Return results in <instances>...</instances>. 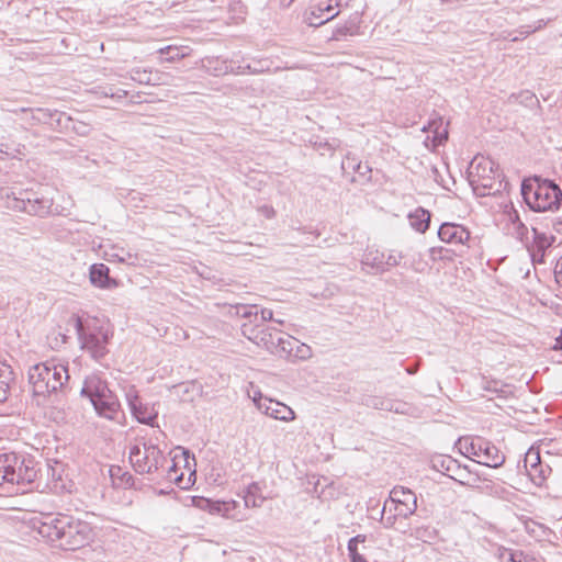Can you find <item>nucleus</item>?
I'll use <instances>...</instances> for the list:
<instances>
[{
    "mask_svg": "<svg viewBox=\"0 0 562 562\" xmlns=\"http://www.w3.org/2000/svg\"><path fill=\"white\" fill-rule=\"evenodd\" d=\"M521 195L533 212H554L562 203V190L552 180L532 177L521 182Z\"/></svg>",
    "mask_w": 562,
    "mask_h": 562,
    "instance_id": "f257e3e1",
    "label": "nucleus"
},
{
    "mask_svg": "<svg viewBox=\"0 0 562 562\" xmlns=\"http://www.w3.org/2000/svg\"><path fill=\"white\" fill-rule=\"evenodd\" d=\"M469 183L477 196L496 195L506 190L508 182L504 180L497 164L487 157H475L469 168Z\"/></svg>",
    "mask_w": 562,
    "mask_h": 562,
    "instance_id": "f03ea898",
    "label": "nucleus"
},
{
    "mask_svg": "<svg viewBox=\"0 0 562 562\" xmlns=\"http://www.w3.org/2000/svg\"><path fill=\"white\" fill-rule=\"evenodd\" d=\"M69 380L67 366L55 360L34 364L29 370V382L34 395L47 396L61 390Z\"/></svg>",
    "mask_w": 562,
    "mask_h": 562,
    "instance_id": "7ed1b4c3",
    "label": "nucleus"
},
{
    "mask_svg": "<svg viewBox=\"0 0 562 562\" xmlns=\"http://www.w3.org/2000/svg\"><path fill=\"white\" fill-rule=\"evenodd\" d=\"M81 396L89 398L97 414L106 419H115L120 411V403L115 394L109 389L106 381L98 374L88 375L80 391Z\"/></svg>",
    "mask_w": 562,
    "mask_h": 562,
    "instance_id": "20e7f679",
    "label": "nucleus"
},
{
    "mask_svg": "<svg viewBox=\"0 0 562 562\" xmlns=\"http://www.w3.org/2000/svg\"><path fill=\"white\" fill-rule=\"evenodd\" d=\"M36 476L33 459L14 452L0 454V487L31 484Z\"/></svg>",
    "mask_w": 562,
    "mask_h": 562,
    "instance_id": "39448f33",
    "label": "nucleus"
},
{
    "mask_svg": "<svg viewBox=\"0 0 562 562\" xmlns=\"http://www.w3.org/2000/svg\"><path fill=\"white\" fill-rule=\"evenodd\" d=\"M417 509V497L404 486H394L382 508L381 521L386 528L394 526L397 517L408 518Z\"/></svg>",
    "mask_w": 562,
    "mask_h": 562,
    "instance_id": "423d86ee",
    "label": "nucleus"
},
{
    "mask_svg": "<svg viewBox=\"0 0 562 562\" xmlns=\"http://www.w3.org/2000/svg\"><path fill=\"white\" fill-rule=\"evenodd\" d=\"M460 452L480 464L499 468L505 462V454L491 441L482 437H463L458 440Z\"/></svg>",
    "mask_w": 562,
    "mask_h": 562,
    "instance_id": "0eeeda50",
    "label": "nucleus"
},
{
    "mask_svg": "<svg viewBox=\"0 0 562 562\" xmlns=\"http://www.w3.org/2000/svg\"><path fill=\"white\" fill-rule=\"evenodd\" d=\"M74 327L78 339L81 344V348L87 350L91 357L95 360L103 358L106 352V345L109 341V334L105 330L89 329L85 326L82 318L78 315H72L68 322Z\"/></svg>",
    "mask_w": 562,
    "mask_h": 562,
    "instance_id": "6e6552de",
    "label": "nucleus"
},
{
    "mask_svg": "<svg viewBox=\"0 0 562 562\" xmlns=\"http://www.w3.org/2000/svg\"><path fill=\"white\" fill-rule=\"evenodd\" d=\"M130 461L136 473L154 474L168 462L158 446L144 442L130 449Z\"/></svg>",
    "mask_w": 562,
    "mask_h": 562,
    "instance_id": "1a4fd4ad",
    "label": "nucleus"
},
{
    "mask_svg": "<svg viewBox=\"0 0 562 562\" xmlns=\"http://www.w3.org/2000/svg\"><path fill=\"white\" fill-rule=\"evenodd\" d=\"M65 528L58 547L64 550H77L92 538V529L86 521L66 516Z\"/></svg>",
    "mask_w": 562,
    "mask_h": 562,
    "instance_id": "9d476101",
    "label": "nucleus"
},
{
    "mask_svg": "<svg viewBox=\"0 0 562 562\" xmlns=\"http://www.w3.org/2000/svg\"><path fill=\"white\" fill-rule=\"evenodd\" d=\"M432 469L441 472L460 485L474 487L479 481L477 476H473L467 465H461L450 456H438L431 460Z\"/></svg>",
    "mask_w": 562,
    "mask_h": 562,
    "instance_id": "9b49d317",
    "label": "nucleus"
},
{
    "mask_svg": "<svg viewBox=\"0 0 562 562\" xmlns=\"http://www.w3.org/2000/svg\"><path fill=\"white\" fill-rule=\"evenodd\" d=\"M50 204V200L38 198L35 193H32L27 194L26 198H13L9 202V207L31 215L43 216L49 212Z\"/></svg>",
    "mask_w": 562,
    "mask_h": 562,
    "instance_id": "f8f14e48",
    "label": "nucleus"
},
{
    "mask_svg": "<svg viewBox=\"0 0 562 562\" xmlns=\"http://www.w3.org/2000/svg\"><path fill=\"white\" fill-rule=\"evenodd\" d=\"M37 122L47 123L48 119L56 117V123L61 128L69 130L71 128L78 135L86 136L90 132V127L88 124L83 122H75L70 116H67L66 113L55 112L50 113L48 110L37 109L36 114L32 116Z\"/></svg>",
    "mask_w": 562,
    "mask_h": 562,
    "instance_id": "ddd939ff",
    "label": "nucleus"
},
{
    "mask_svg": "<svg viewBox=\"0 0 562 562\" xmlns=\"http://www.w3.org/2000/svg\"><path fill=\"white\" fill-rule=\"evenodd\" d=\"M341 169L344 173H355L351 181L360 184H367L371 181L372 169L368 164H362L353 155L348 153L341 161Z\"/></svg>",
    "mask_w": 562,
    "mask_h": 562,
    "instance_id": "4468645a",
    "label": "nucleus"
},
{
    "mask_svg": "<svg viewBox=\"0 0 562 562\" xmlns=\"http://www.w3.org/2000/svg\"><path fill=\"white\" fill-rule=\"evenodd\" d=\"M66 521V515H60L58 517H53L50 515L46 516L43 521L37 526L38 533L46 538L52 543H55L57 547L59 544L64 526Z\"/></svg>",
    "mask_w": 562,
    "mask_h": 562,
    "instance_id": "2eb2a0df",
    "label": "nucleus"
},
{
    "mask_svg": "<svg viewBox=\"0 0 562 562\" xmlns=\"http://www.w3.org/2000/svg\"><path fill=\"white\" fill-rule=\"evenodd\" d=\"M438 237L443 243L463 246L470 239V232L462 225L443 223L438 229Z\"/></svg>",
    "mask_w": 562,
    "mask_h": 562,
    "instance_id": "dca6fc26",
    "label": "nucleus"
},
{
    "mask_svg": "<svg viewBox=\"0 0 562 562\" xmlns=\"http://www.w3.org/2000/svg\"><path fill=\"white\" fill-rule=\"evenodd\" d=\"M532 243L528 244L527 248L531 255L533 261H542L544 251L552 245L553 237L547 236V234L539 232L537 228L531 229Z\"/></svg>",
    "mask_w": 562,
    "mask_h": 562,
    "instance_id": "f3484780",
    "label": "nucleus"
},
{
    "mask_svg": "<svg viewBox=\"0 0 562 562\" xmlns=\"http://www.w3.org/2000/svg\"><path fill=\"white\" fill-rule=\"evenodd\" d=\"M110 269L104 263H94L90 267V281L94 286L101 289H113L117 285V282L110 278Z\"/></svg>",
    "mask_w": 562,
    "mask_h": 562,
    "instance_id": "a211bd4d",
    "label": "nucleus"
},
{
    "mask_svg": "<svg viewBox=\"0 0 562 562\" xmlns=\"http://www.w3.org/2000/svg\"><path fill=\"white\" fill-rule=\"evenodd\" d=\"M128 403L132 409L133 415L136 417V419L146 425H154L155 419L157 418V413L154 412L153 408L148 406H144L137 395H134L133 397L128 394L127 395Z\"/></svg>",
    "mask_w": 562,
    "mask_h": 562,
    "instance_id": "6ab92c4d",
    "label": "nucleus"
},
{
    "mask_svg": "<svg viewBox=\"0 0 562 562\" xmlns=\"http://www.w3.org/2000/svg\"><path fill=\"white\" fill-rule=\"evenodd\" d=\"M266 402L268 403L262 411L266 415L282 422L295 419V413L288 405L272 400H266Z\"/></svg>",
    "mask_w": 562,
    "mask_h": 562,
    "instance_id": "aec40b11",
    "label": "nucleus"
},
{
    "mask_svg": "<svg viewBox=\"0 0 562 562\" xmlns=\"http://www.w3.org/2000/svg\"><path fill=\"white\" fill-rule=\"evenodd\" d=\"M338 15V11H335V7L327 4L325 7H318L313 9L306 16V22L310 26L318 27L326 22L330 21Z\"/></svg>",
    "mask_w": 562,
    "mask_h": 562,
    "instance_id": "412c9836",
    "label": "nucleus"
},
{
    "mask_svg": "<svg viewBox=\"0 0 562 562\" xmlns=\"http://www.w3.org/2000/svg\"><path fill=\"white\" fill-rule=\"evenodd\" d=\"M271 65H272V63L269 59H254L251 63H249L245 66H243V65L234 66L231 64V74H234V75L263 74V72L270 71Z\"/></svg>",
    "mask_w": 562,
    "mask_h": 562,
    "instance_id": "4be33fe9",
    "label": "nucleus"
},
{
    "mask_svg": "<svg viewBox=\"0 0 562 562\" xmlns=\"http://www.w3.org/2000/svg\"><path fill=\"white\" fill-rule=\"evenodd\" d=\"M362 404L372 407L374 409H381V411H389V412H395V413H402L403 411L400 409V403H396L392 400L374 396V395H367L362 400Z\"/></svg>",
    "mask_w": 562,
    "mask_h": 562,
    "instance_id": "5701e85b",
    "label": "nucleus"
},
{
    "mask_svg": "<svg viewBox=\"0 0 562 562\" xmlns=\"http://www.w3.org/2000/svg\"><path fill=\"white\" fill-rule=\"evenodd\" d=\"M408 221L416 232L425 233L429 228L430 213L424 207H417L408 214Z\"/></svg>",
    "mask_w": 562,
    "mask_h": 562,
    "instance_id": "b1692460",
    "label": "nucleus"
},
{
    "mask_svg": "<svg viewBox=\"0 0 562 562\" xmlns=\"http://www.w3.org/2000/svg\"><path fill=\"white\" fill-rule=\"evenodd\" d=\"M244 503L247 508H258L265 502V497L262 496V491L257 482L250 483L244 492Z\"/></svg>",
    "mask_w": 562,
    "mask_h": 562,
    "instance_id": "393cba45",
    "label": "nucleus"
},
{
    "mask_svg": "<svg viewBox=\"0 0 562 562\" xmlns=\"http://www.w3.org/2000/svg\"><path fill=\"white\" fill-rule=\"evenodd\" d=\"M13 381L14 372L12 368L7 363H2L0 367V403L8 400Z\"/></svg>",
    "mask_w": 562,
    "mask_h": 562,
    "instance_id": "a878e982",
    "label": "nucleus"
},
{
    "mask_svg": "<svg viewBox=\"0 0 562 562\" xmlns=\"http://www.w3.org/2000/svg\"><path fill=\"white\" fill-rule=\"evenodd\" d=\"M361 265L370 267L374 269L376 272L386 271V268L384 267V252H381L378 249L368 250L363 255Z\"/></svg>",
    "mask_w": 562,
    "mask_h": 562,
    "instance_id": "bb28decb",
    "label": "nucleus"
},
{
    "mask_svg": "<svg viewBox=\"0 0 562 562\" xmlns=\"http://www.w3.org/2000/svg\"><path fill=\"white\" fill-rule=\"evenodd\" d=\"M364 535H357L356 537L349 539L347 549L350 562H368V560L363 557L359 549V544L364 543Z\"/></svg>",
    "mask_w": 562,
    "mask_h": 562,
    "instance_id": "cd10ccee",
    "label": "nucleus"
},
{
    "mask_svg": "<svg viewBox=\"0 0 562 562\" xmlns=\"http://www.w3.org/2000/svg\"><path fill=\"white\" fill-rule=\"evenodd\" d=\"M269 336L271 339L270 344L272 345L273 348H276V351L286 353L289 356L292 355V352L294 350V345L299 344V340L292 336H285V337L279 336V337H277L276 340L273 339L271 334Z\"/></svg>",
    "mask_w": 562,
    "mask_h": 562,
    "instance_id": "c85d7f7f",
    "label": "nucleus"
},
{
    "mask_svg": "<svg viewBox=\"0 0 562 562\" xmlns=\"http://www.w3.org/2000/svg\"><path fill=\"white\" fill-rule=\"evenodd\" d=\"M171 465L168 468L166 479L169 481H173L180 488L186 490L191 486L193 483L191 480L192 475H195V470H192L189 477L184 480L183 474H177V464L173 460H171Z\"/></svg>",
    "mask_w": 562,
    "mask_h": 562,
    "instance_id": "c756f323",
    "label": "nucleus"
},
{
    "mask_svg": "<svg viewBox=\"0 0 562 562\" xmlns=\"http://www.w3.org/2000/svg\"><path fill=\"white\" fill-rule=\"evenodd\" d=\"M205 502L210 505L211 512L222 514L223 516L229 518L238 519L237 515L232 513V510L236 507V502Z\"/></svg>",
    "mask_w": 562,
    "mask_h": 562,
    "instance_id": "7c9ffc66",
    "label": "nucleus"
},
{
    "mask_svg": "<svg viewBox=\"0 0 562 562\" xmlns=\"http://www.w3.org/2000/svg\"><path fill=\"white\" fill-rule=\"evenodd\" d=\"M423 130L434 133L435 139L439 144L448 139V131L446 127H443V122L441 117L431 120L428 123V127H424Z\"/></svg>",
    "mask_w": 562,
    "mask_h": 562,
    "instance_id": "2f4dec72",
    "label": "nucleus"
},
{
    "mask_svg": "<svg viewBox=\"0 0 562 562\" xmlns=\"http://www.w3.org/2000/svg\"><path fill=\"white\" fill-rule=\"evenodd\" d=\"M551 472V469L547 464H539L533 469H528L527 473L530 477V480L536 484L537 486H542L548 474Z\"/></svg>",
    "mask_w": 562,
    "mask_h": 562,
    "instance_id": "473e14b6",
    "label": "nucleus"
},
{
    "mask_svg": "<svg viewBox=\"0 0 562 562\" xmlns=\"http://www.w3.org/2000/svg\"><path fill=\"white\" fill-rule=\"evenodd\" d=\"M502 558L506 559L508 562H538V560L531 554L508 549L504 550Z\"/></svg>",
    "mask_w": 562,
    "mask_h": 562,
    "instance_id": "72a5a7b5",
    "label": "nucleus"
},
{
    "mask_svg": "<svg viewBox=\"0 0 562 562\" xmlns=\"http://www.w3.org/2000/svg\"><path fill=\"white\" fill-rule=\"evenodd\" d=\"M154 75V70L146 69V68H133L130 71V78L133 81L138 82L139 85H149L150 86V78Z\"/></svg>",
    "mask_w": 562,
    "mask_h": 562,
    "instance_id": "f704fd0d",
    "label": "nucleus"
},
{
    "mask_svg": "<svg viewBox=\"0 0 562 562\" xmlns=\"http://www.w3.org/2000/svg\"><path fill=\"white\" fill-rule=\"evenodd\" d=\"M510 100H515L525 106L532 108L533 105H539V100L536 94L529 90H525L519 92L518 94H512Z\"/></svg>",
    "mask_w": 562,
    "mask_h": 562,
    "instance_id": "c9c22d12",
    "label": "nucleus"
},
{
    "mask_svg": "<svg viewBox=\"0 0 562 562\" xmlns=\"http://www.w3.org/2000/svg\"><path fill=\"white\" fill-rule=\"evenodd\" d=\"M509 229L512 235H514L518 240L528 246L529 229L521 221L515 222L514 225L509 227Z\"/></svg>",
    "mask_w": 562,
    "mask_h": 562,
    "instance_id": "e433bc0d",
    "label": "nucleus"
},
{
    "mask_svg": "<svg viewBox=\"0 0 562 562\" xmlns=\"http://www.w3.org/2000/svg\"><path fill=\"white\" fill-rule=\"evenodd\" d=\"M291 356L300 360H307L312 357V349L310 346L299 341V344L294 345V350Z\"/></svg>",
    "mask_w": 562,
    "mask_h": 562,
    "instance_id": "4c0bfd02",
    "label": "nucleus"
},
{
    "mask_svg": "<svg viewBox=\"0 0 562 562\" xmlns=\"http://www.w3.org/2000/svg\"><path fill=\"white\" fill-rule=\"evenodd\" d=\"M539 464H542V462L540 460L539 452L536 451V450L530 449L526 453V456H525V468H526V470L533 469V468H536Z\"/></svg>",
    "mask_w": 562,
    "mask_h": 562,
    "instance_id": "58836bf2",
    "label": "nucleus"
},
{
    "mask_svg": "<svg viewBox=\"0 0 562 562\" xmlns=\"http://www.w3.org/2000/svg\"><path fill=\"white\" fill-rule=\"evenodd\" d=\"M404 258L403 254L400 251L391 250L390 254L384 256V267L386 270L392 267H396L400 265L401 260Z\"/></svg>",
    "mask_w": 562,
    "mask_h": 562,
    "instance_id": "ea45409f",
    "label": "nucleus"
},
{
    "mask_svg": "<svg viewBox=\"0 0 562 562\" xmlns=\"http://www.w3.org/2000/svg\"><path fill=\"white\" fill-rule=\"evenodd\" d=\"M171 76L167 72L154 70V75L150 78V86L168 85Z\"/></svg>",
    "mask_w": 562,
    "mask_h": 562,
    "instance_id": "a19ab883",
    "label": "nucleus"
},
{
    "mask_svg": "<svg viewBox=\"0 0 562 562\" xmlns=\"http://www.w3.org/2000/svg\"><path fill=\"white\" fill-rule=\"evenodd\" d=\"M350 34H351V26L346 23V24L337 26L333 31L330 40L339 41L342 37H346L347 35H350Z\"/></svg>",
    "mask_w": 562,
    "mask_h": 562,
    "instance_id": "79ce46f5",
    "label": "nucleus"
},
{
    "mask_svg": "<svg viewBox=\"0 0 562 562\" xmlns=\"http://www.w3.org/2000/svg\"><path fill=\"white\" fill-rule=\"evenodd\" d=\"M266 400L267 398L262 397V394L260 391H257L254 393L252 401L256 404V406L258 407V409H260L261 412L263 411L265 406L268 403V402H266Z\"/></svg>",
    "mask_w": 562,
    "mask_h": 562,
    "instance_id": "37998d69",
    "label": "nucleus"
},
{
    "mask_svg": "<svg viewBox=\"0 0 562 562\" xmlns=\"http://www.w3.org/2000/svg\"><path fill=\"white\" fill-rule=\"evenodd\" d=\"M260 316L263 322L273 321V312L269 308H261ZM274 322L278 324H283L282 319H274Z\"/></svg>",
    "mask_w": 562,
    "mask_h": 562,
    "instance_id": "c03bdc74",
    "label": "nucleus"
},
{
    "mask_svg": "<svg viewBox=\"0 0 562 562\" xmlns=\"http://www.w3.org/2000/svg\"><path fill=\"white\" fill-rule=\"evenodd\" d=\"M554 279L555 282L562 286V257L557 261L554 267Z\"/></svg>",
    "mask_w": 562,
    "mask_h": 562,
    "instance_id": "a18cd8bd",
    "label": "nucleus"
},
{
    "mask_svg": "<svg viewBox=\"0 0 562 562\" xmlns=\"http://www.w3.org/2000/svg\"><path fill=\"white\" fill-rule=\"evenodd\" d=\"M231 72V65H228L226 61L222 63L221 66H216L213 69V75L220 76L224 74Z\"/></svg>",
    "mask_w": 562,
    "mask_h": 562,
    "instance_id": "49530a36",
    "label": "nucleus"
},
{
    "mask_svg": "<svg viewBox=\"0 0 562 562\" xmlns=\"http://www.w3.org/2000/svg\"><path fill=\"white\" fill-rule=\"evenodd\" d=\"M258 211L267 218H272L276 215L274 209L270 205H262L258 209Z\"/></svg>",
    "mask_w": 562,
    "mask_h": 562,
    "instance_id": "de8ad7c7",
    "label": "nucleus"
},
{
    "mask_svg": "<svg viewBox=\"0 0 562 562\" xmlns=\"http://www.w3.org/2000/svg\"><path fill=\"white\" fill-rule=\"evenodd\" d=\"M516 33L518 34L517 36L519 37V40H521V38H526L530 34L535 33V30H530V25H524V26H520L516 31Z\"/></svg>",
    "mask_w": 562,
    "mask_h": 562,
    "instance_id": "09e8293b",
    "label": "nucleus"
},
{
    "mask_svg": "<svg viewBox=\"0 0 562 562\" xmlns=\"http://www.w3.org/2000/svg\"><path fill=\"white\" fill-rule=\"evenodd\" d=\"M14 149L8 143L0 140V155L12 156Z\"/></svg>",
    "mask_w": 562,
    "mask_h": 562,
    "instance_id": "8fccbe9b",
    "label": "nucleus"
},
{
    "mask_svg": "<svg viewBox=\"0 0 562 562\" xmlns=\"http://www.w3.org/2000/svg\"><path fill=\"white\" fill-rule=\"evenodd\" d=\"M553 19L549 18L547 20L540 19L538 20L535 25H530V30H535V32L542 30L549 22H551Z\"/></svg>",
    "mask_w": 562,
    "mask_h": 562,
    "instance_id": "3c124183",
    "label": "nucleus"
},
{
    "mask_svg": "<svg viewBox=\"0 0 562 562\" xmlns=\"http://www.w3.org/2000/svg\"><path fill=\"white\" fill-rule=\"evenodd\" d=\"M508 221L510 222V226H513L515 222L520 221L519 214L514 207L508 212Z\"/></svg>",
    "mask_w": 562,
    "mask_h": 562,
    "instance_id": "603ef678",
    "label": "nucleus"
},
{
    "mask_svg": "<svg viewBox=\"0 0 562 562\" xmlns=\"http://www.w3.org/2000/svg\"><path fill=\"white\" fill-rule=\"evenodd\" d=\"M259 313L258 308L256 306H250V307H244V312H243V316L244 317H249L251 315H255L257 316Z\"/></svg>",
    "mask_w": 562,
    "mask_h": 562,
    "instance_id": "864d4df0",
    "label": "nucleus"
},
{
    "mask_svg": "<svg viewBox=\"0 0 562 562\" xmlns=\"http://www.w3.org/2000/svg\"><path fill=\"white\" fill-rule=\"evenodd\" d=\"M553 229L558 234H562V216H558L552 222Z\"/></svg>",
    "mask_w": 562,
    "mask_h": 562,
    "instance_id": "5fc2aeb1",
    "label": "nucleus"
},
{
    "mask_svg": "<svg viewBox=\"0 0 562 562\" xmlns=\"http://www.w3.org/2000/svg\"><path fill=\"white\" fill-rule=\"evenodd\" d=\"M513 33L512 32H508V31H504L499 34V37L503 38V40H509L512 42H517L519 41V37L518 36H512Z\"/></svg>",
    "mask_w": 562,
    "mask_h": 562,
    "instance_id": "6e6d98bb",
    "label": "nucleus"
},
{
    "mask_svg": "<svg viewBox=\"0 0 562 562\" xmlns=\"http://www.w3.org/2000/svg\"><path fill=\"white\" fill-rule=\"evenodd\" d=\"M134 481L133 476L128 473H124L123 476H122V482L125 484V485H132V482Z\"/></svg>",
    "mask_w": 562,
    "mask_h": 562,
    "instance_id": "4d7b16f0",
    "label": "nucleus"
},
{
    "mask_svg": "<svg viewBox=\"0 0 562 562\" xmlns=\"http://www.w3.org/2000/svg\"><path fill=\"white\" fill-rule=\"evenodd\" d=\"M182 454L184 457V460H186V468H188L189 470H191V465H190V453H189V450L187 449H182Z\"/></svg>",
    "mask_w": 562,
    "mask_h": 562,
    "instance_id": "13d9d810",
    "label": "nucleus"
},
{
    "mask_svg": "<svg viewBox=\"0 0 562 562\" xmlns=\"http://www.w3.org/2000/svg\"><path fill=\"white\" fill-rule=\"evenodd\" d=\"M171 52H178V48L177 47H172V46H166V47L159 49V53L162 54V55L164 54H169Z\"/></svg>",
    "mask_w": 562,
    "mask_h": 562,
    "instance_id": "bf43d9fd",
    "label": "nucleus"
},
{
    "mask_svg": "<svg viewBox=\"0 0 562 562\" xmlns=\"http://www.w3.org/2000/svg\"><path fill=\"white\" fill-rule=\"evenodd\" d=\"M181 57H183V55H180L179 50H178V52L171 53V56L166 58V60L167 61H172V60L179 59Z\"/></svg>",
    "mask_w": 562,
    "mask_h": 562,
    "instance_id": "052dcab7",
    "label": "nucleus"
},
{
    "mask_svg": "<svg viewBox=\"0 0 562 562\" xmlns=\"http://www.w3.org/2000/svg\"><path fill=\"white\" fill-rule=\"evenodd\" d=\"M126 255H127V258L122 257L121 255H114V256L117 258L119 261L125 262V261H127V260L133 258V256L130 252H127Z\"/></svg>",
    "mask_w": 562,
    "mask_h": 562,
    "instance_id": "680f3d73",
    "label": "nucleus"
},
{
    "mask_svg": "<svg viewBox=\"0 0 562 562\" xmlns=\"http://www.w3.org/2000/svg\"><path fill=\"white\" fill-rule=\"evenodd\" d=\"M554 348L562 350V329H561L560 336L557 338V342H555Z\"/></svg>",
    "mask_w": 562,
    "mask_h": 562,
    "instance_id": "e2e57ef3",
    "label": "nucleus"
},
{
    "mask_svg": "<svg viewBox=\"0 0 562 562\" xmlns=\"http://www.w3.org/2000/svg\"><path fill=\"white\" fill-rule=\"evenodd\" d=\"M417 370H418V364L406 368V372L408 374H415L417 372Z\"/></svg>",
    "mask_w": 562,
    "mask_h": 562,
    "instance_id": "0e129e2a",
    "label": "nucleus"
},
{
    "mask_svg": "<svg viewBox=\"0 0 562 562\" xmlns=\"http://www.w3.org/2000/svg\"><path fill=\"white\" fill-rule=\"evenodd\" d=\"M120 93H117V97L125 98L127 95V91L125 90H119Z\"/></svg>",
    "mask_w": 562,
    "mask_h": 562,
    "instance_id": "69168bd1",
    "label": "nucleus"
},
{
    "mask_svg": "<svg viewBox=\"0 0 562 562\" xmlns=\"http://www.w3.org/2000/svg\"><path fill=\"white\" fill-rule=\"evenodd\" d=\"M61 342L63 344L67 342V336L66 335H61Z\"/></svg>",
    "mask_w": 562,
    "mask_h": 562,
    "instance_id": "338daca9",
    "label": "nucleus"
},
{
    "mask_svg": "<svg viewBox=\"0 0 562 562\" xmlns=\"http://www.w3.org/2000/svg\"><path fill=\"white\" fill-rule=\"evenodd\" d=\"M110 472H111V475L114 476V469L113 468L110 470Z\"/></svg>",
    "mask_w": 562,
    "mask_h": 562,
    "instance_id": "774afa93",
    "label": "nucleus"
}]
</instances>
